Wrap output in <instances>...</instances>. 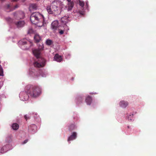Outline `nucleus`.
I'll use <instances>...</instances> for the list:
<instances>
[{"label": "nucleus", "mask_w": 156, "mask_h": 156, "mask_svg": "<svg viewBox=\"0 0 156 156\" xmlns=\"http://www.w3.org/2000/svg\"><path fill=\"white\" fill-rule=\"evenodd\" d=\"M26 92L30 96L37 98L40 96L41 93V89L37 86L28 85L25 88Z\"/></svg>", "instance_id": "nucleus-1"}, {"label": "nucleus", "mask_w": 156, "mask_h": 156, "mask_svg": "<svg viewBox=\"0 0 156 156\" xmlns=\"http://www.w3.org/2000/svg\"><path fill=\"white\" fill-rule=\"evenodd\" d=\"M43 16L40 13L36 12L33 13L30 17L31 22L39 27L42 26L44 24Z\"/></svg>", "instance_id": "nucleus-2"}, {"label": "nucleus", "mask_w": 156, "mask_h": 156, "mask_svg": "<svg viewBox=\"0 0 156 156\" xmlns=\"http://www.w3.org/2000/svg\"><path fill=\"white\" fill-rule=\"evenodd\" d=\"M37 60L35 61L34 65L36 67L40 68L43 67L45 65V61L44 59L41 58L40 55L38 58H36Z\"/></svg>", "instance_id": "nucleus-3"}, {"label": "nucleus", "mask_w": 156, "mask_h": 156, "mask_svg": "<svg viewBox=\"0 0 156 156\" xmlns=\"http://www.w3.org/2000/svg\"><path fill=\"white\" fill-rule=\"evenodd\" d=\"M38 48L33 50V53L36 58H38L40 55L41 51L44 48L43 44L42 43H40L38 45Z\"/></svg>", "instance_id": "nucleus-4"}, {"label": "nucleus", "mask_w": 156, "mask_h": 156, "mask_svg": "<svg viewBox=\"0 0 156 156\" xmlns=\"http://www.w3.org/2000/svg\"><path fill=\"white\" fill-rule=\"evenodd\" d=\"M58 23L57 20H55L53 21L51 24V28L53 31L55 32L58 28Z\"/></svg>", "instance_id": "nucleus-5"}, {"label": "nucleus", "mask_w": 156, "mask_h": 156, "mask_svg": "<svg viewBox=\"0 0 156 156\" xmlns=\"http://www.w3.org/2000/svg\"><path fill=\"white\" fill-rule=\"evenodd\" d=\"M58 2L57 1H54L52 2L51 4V7L54 12H55L58 10Z\"/></svg>", "instance_id": "nucleus-6"}, {"label": "nucleus", "mask_w": 156, "mask_h": 156, "mask_svg": "<svg viewBox=\"0 0 156 156\" xmlns=\"http://www.w3.org/2000/svg\"><path fill=\"white\" fill-rule=\"evenodd\" d=\"M128 102L125 101H121L119 103L120 106L124 108H126L128 105Z\"/></svg>", "instance_id": "nucleus-7"}, {"label": "nucleus", "mask_w": 156, "mask_h": 156, "mask_svg": "<svg viewBox=\"0 0 156 156\" xmlns=\"http://www.w3.org/2000/svg\"><path fill=\"white\" fill-rule=\"evenodd\" d=\"M77 134L76 132H73L72 135H71L68 138V141L72 140L75 139L76 137Z\"/></svg>", "instance_id": "nucleus-8"}, {"label": "nucleus", "mask_w": 156, "mask_h": 156, "mask_svg": "<svg viewBox=\"0 0 156 156\" xmlns=\"http://www.w3.org/2000/svg\"><path fill=\"white\" fill-rule=\"evenodd\" d=\"M24 96V98L23 99L22 98V100L23 101L27 100L29 98L28 94L27 93L26 94L25 93H23ZM23 93H21L20 94V98H22L23 97Z\"/></svg>", "instance_id": "nucleus-9"}, {"label": "nucleus", "mask_w": 156, "mask_h": 156, "mask_svg": "<svg viewBox=\"0 0 156 156\" xmlns=\"http://www.w3.org/2000/svg\"><path fill=\"white\" fill-rule=\"evenodd\" d=\"M15 24L17 27H21L24 26L25 22L23 21H20L16 23Z\"/></svg>", "instance_id": "nucleus-10"}, {"label": "nucleus", "mask_w": 156, "mask_h": 156, "mask_svg": "<svg viewBox=\"0 0 156 156\" xmlns=\"http://www.w3.org/2000/svg\"><path fill=\"white\" fill-rule=\"evenodd\" d=\"M68 8L67 10L68 11H70L72 10V9L74 6V3L73 2L69 1L68 3Z\"/></svg>", "instance_id": "nucleus-11"}, {"label": "nucleus", "mask_w": 156, "mask_h": 156, "mask_svg": "<svg viewBox=\"0 0 156 156\" xmlns=\"http://www.w3.org/2000/svg\"><path fill=\"white\" fill-rule=\"evenodd\" d=\"M55 59L58 62H60L62 60L61 57L58 54H56L54 57Z\"/></svg>", "instance_id": "nucleus-12"}, {"label": "nucleus", "mask_w": 156, "mask_h": 156, "mask_svg": "<svg viewBox=\"0 0 156 156\" xmlns=\"http://www.w3.org/2000/svg\"><path fill=\"white\" fill-rule=\"evenodd\" d=\"M85 101L87 105H90L92 101L91 97L88 96L86 98Z\"/></svg>", "instance_id": "nucleus-13"}, {"label": "nucleus", "mask_w": 156, "mask_h": 156, "mask_svg": "<svg viewBox=\"0 0 156 156\" xmlns=\"http://www.w3.org/2000/svg\"><path fill=\"white\" fill-rule=\"evenodd\" d=\"M38 6L37 5L35 4H32L30 5V9L33 10H37V8Z\"/></svg>", "instance_id": "nucleus-14"}, {"label": "nucleus", "mask_w": 156, "mask_h": 156, "mask_svg": "<svg viewBox=\"0 0 156 156\" xmlns=\"http://www.w3.org/2000/svg\"><path fill=\"white\" fill-rule=\"evenodd\" d=\"M46 9L48 13L49 14H53L54 12L52 10V8L50 6H47L46 7Z\"/></svg>", "instance_id": "nucleus-15"}, {"label": "nucleus", "mask_w": 156, "mask_h": 156, "mask_svg": "<svg viewBox=\"0 0 156 156\" xmlns=\"http://www.w3.org/2000/svg\"><path fill=\"white\" fill-rule=\"evenodd\" d=\"M68 18L66 16L64 17H62L61 19V22L64 24H66V23L68 22Z\"/></svg>", "instance_id": "nucleus-16"}, {"label": "nucleus", "mask_w": 156, "mask_h": 156, "mask_svg": "<svg viewBox=\"0 0 156 156\" xmlns=\"http://www.w3.org/2000/svg\"><path fill=\"white\" fill-rule=\"evenodd\" d=\"M34 39L36 42H38L41 40V37L38 34H36L35 35Z\"/></svg>", "instance_id": "nucleus-17"}, {"label": "nucleus", "mask_w": 156, "mask_h": 156, "mask_svg": "<svg viewBox=\"0 0 156 156\" xmlns=\"http://www.w3.org/2000/svg\"><path fill=\"white\" fill-rule=\"evenodd\" d=\"M12 127L13 129L14 130H16L18 129L19 128V125L17 123H14L12 125Z\"/></svg>", "instance_id": "nucleus-18"}, {"label": "nucleus", "mask_w": 156, "mask_h": 156, "mask_svg": "<svg viewBox=\"0 0 156 156\" xmlns=\"http://www.w3.org/2000/svg\"><path fill=\"white\" fill-rule=\"evenodd\" d=\"M46 43L47 45H50L52 44L53 42L52 40L48 39L46 41Z\"/></svg>", "instance_id": "nucleus-19"}, {"label": "nucleus", "mask_w": 156, "mask_h": 156, "mask_svg": "<svg viewBox=\"0 0 156 156\" xmlns=\"http://www.w3.org/2000/svg\"><path fill=\"white\" fill-rule=\"evenodd\" d=\"M75 128V125L74 124H72L69 126V129L70 131H71L74 129Z\"/></svg>", "instance_id": "nucleus-20"}, {"label": "nucleus", "mask_w": 156, "mask_h": 156, "mask_svg": "<svg viewBox=\"0 0 156 156\" xmlns=\"http://www.w3.org/2000/svg\"><path fill=\"white\" fill-rule=\"evenodd\" d=\"M77 99L78 101H79L80 102H82L83 99V98L82 97L79 96L77 98Z\"/></svg>", "instance_id": "nucleus-21"}, {"label": "nucleus", "mask_w": 156, "mask_h": 156, "mask_svg": "<svg viewBox=\"0 0 156 156\" xmlns=\"http://www.w3.org/2000/svg\"><path fill=\"white\" fill-rule=\"evenodd\" d=\"M6 146H4L1 149V152L2 153H3L5 152H6V150H5V151H4V149H5Z\"/></svg>", "instance_id": "nucleus-22"}, {"label": "nucleus", "mask_w": 156, "mask_h": 156, "mask_svg": "<svg viewBox=\"0 0 156 156\" xmlns=\"http://www.w3.org/2000/svg\"><path fill=\"white\" fill-rule=\"evenodd\" d=\"M3 73L2 68L1 66L0 65V76H3Z\"/></svg>", "instance_id": "nucleus-23"}, {"label": "nucleus", "mask_w": 156, "mask_h": 156, "mask_svg": "<svg viewBox=\"0 0 156 156\" xmlns=\"http://www.w3.org/2000/svg\"><path fill=\"white\" fill-rule=\"evenodd\" d=\"M79 4L80 6L82 7H83L84 5V3L83 2L81 1H80L79 2Z\"/></svg>", "instance_id": "nucleus-24"}, {"label": "nucleus", "mask_w": 156, "mask_h": 156, "mask_svg": "<svg viewBox=\"0 0 156 156\" xmlns=\"http://www.w3.org/2000/svg\"><path fill=\"white\" fill-rule=\"evenodd\" d=\"M33 32V30L32 29H29L28 31V34H31Z\"/></svg>", "instance_id": "nucleus-25"}, {"label": "nucleus", "mask_w": 156, "mask_h": 156, "mask_svg": "<svg viewBox=\"0 0 156 156\" xmlns=\"http://www.w3.org/2000/svg\"><path fill=\"white\" fill-rule=\"evenodd\" d=\"M28 141V140L26 139V140H25L23 142H22V144H26L27 143Z\"/></svg>", "instance_id": "nucleus-26"}, {"label": "nucleus", "mask_w": 156, "mask_h": 156, "mask_svg": "<svg viewBox=\"0 0 156 156\" xmlns=\"http://www.w3.org/2000/svg\"><path fill=\"white\" fill-rule=\"evenodd\" d=\"M10 5L7 4L6 5V8L7 9H9L10 8Z\"/></svg>", "instance_id": "nucleus-27"}, {"label": "nucleus", "mask_w": 156, "mask_h": 156, "mask_svg": "<svg viewBox=\"0 0 156 156\" xmlns=\"http://www.w3.org/2000/svg\"><path fill=\"white\" fill-rule=\"evenodd\" d=\"M59 33L61 34H62L64 33V31L63 30H61L59 32Z\"/></svg>", "instance_id": "nucleus-28"}, {"label": "nucleus", "mask_w": 156, "mask_h": 156, "mask_svg": "<svg viewBox=\"0 0 156 156\" xmlns=\"http://www.w3.org/2000/svg\"><path fill=\"white\" fill-rule=\"evenodd\" d=\"M27 44V42L26 41H24L23 42V44Z\"/></svg>", "instance_id": "nucleus-29"}, {"label": "nucleus", "mask_w": 156, "mask_h": 156, "mask_svg": "<svg viewBox=\"0 0 156 156\" xmlns=\"http://www.w3.org/2000/svg\"><path fill=\"white\" fill-rule=\"evenodd\" d=\"M18 7V6L17 5H16L15 7V9L17 8Z\"/></svg>", "instance_id": "nucleus-30"}, {"label": "nucleus", "mask_w": 156, "mask_h": 156, "mask_svg": "<svg viewBox=\"0 0 156 156\" xmlns=\"http://www.w3.org/2000/svg\"><path fill=\"white\" fill-rule=\"evenodd\" d=\"M131 118H128L129 120H132V119H131Z\"/></svg>", "instance_id": "nucleus-31"}, {"label": "nucleus", "mask_w": 156, "mask_h": 156, "mask_svg": "<svg viewBox=\"0 0 156 156\" xmlns=\"http://www.w3.org/2000/svg\"><path fill=\"white\" fill-rule=\"evenodd\" d=\"M129 116H133V115L132 114H131Z\"/></svg>", "instance_id": "nucleus-32"}, {"label": "nucleus", "mask_w": 156, "mask_h": 156, "mask_svg": "<svg viewBox=\"0 0 156 156\" xmlns=\"http://www.w3.org/2000/svg\"><path fill=\"white\" fill-rule=\"evenodd\" d=\"M24 117H27V115H25L24 116Z\"/></svg>", "instance_id": "nucleus-33"}, {"label": "nucleus", "mask_w": 156, "mask_h": 156, "mask_svg": "<svg viewBox=\"0 0 156 156\" xmlns=\"http://www.w3.org/2000/svg\"><path fill=\"white\" fill-rule=\"evenodd\" d=\"M68 2L71 1V0H67Z\"/></svg>", "instance_id": "nucleus-34"}, {"label": "nucleus", "mask_w": 156, "mask_h": 156, "mask_svg": "<svg viewBox=\"0 0 156 156\" xmlns=\"http://www.w3.org/2000/svg\"><path fill=\"white\" fill-rule=\"evenodd\" d=\"M33 126H34V127H36V126L34 125H33Z\"/></svg>", "instance_id": "nucleus-35"}, {"label": "nucleus", "mask_w": 156, "mask_h": 156, "mask_svg": "<svg viewBox=\"0 0 156 156\" xmlns=\"http://www.w3.org/2000/svg\"><path fill=\"white\" fill-rule=\"evenodd\" d=\"M26 118V120H27V118Z\"/></svg>", "instance_id": "nucleus-36"}]
</instances>
